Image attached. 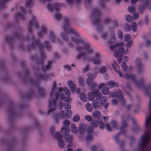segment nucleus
<instances>
[{
  "instance_id": "f257e3e1",
  "label": "nucleus",
  "mask_w": 151,
  "mask_h": 151,
  "mask_svg": "<svg viewBox=\"0 0 151 151\" xmlns=\"http://www.w3.org/2000/svg\"><path fill=\"white\" fill-rule=\"evenodd\" d=\"M63 30L65 32L61 35L63 39L67 42L68 41V35L72 34L74 37L71 38V40L76 45V49L78 52H83L77 55L76 58L79 60L82 59L83 61L87 60L89 62L92 61L95 65L100 64L101 62V59L100 55L98 52L95 54L92 58L90 54L93 51V48L90 44L85 39L82 38L79 33L75 29L70 27V23L68 17H65L64 19Z\"/></svg>"
},
{
  "instance_id": "f03ea898",
  "label": "nucleus",
  "mask_w": 151,
  "mask_h": 151,
  "mask_svg": "<svg viewBox=\"0 0 151 151\" xmlns=\"http://www.w3.org/2000/svg\"><path fill=\"white\" fill-rule=\"evenodd\" d=\"M58 93H55V99H50L49 101L48 106L49 109L48 112L50 113L53 112L57 107L56 101L58 100V97H59L62 100H64L65 102L67 103L63 104L64 108L67 109L66 112L65 113V116L67 118H70L72 115V111L69 109L71 108V105L68 103L71 101V98L69 96L66 98L63 93V89L61 87L58 88Z\"/></svg>"
},
{
  "instance_id": "7ed1b4c3",
  "label": "nucleus",
  "mask_w": 151,
  "mask_h": 151,
  "mask_svg": "<svg viewBox=\"0 0 151 151\" xmlns=\"http://www.w3.org/2000/svg\"><path fill=\"white\" fill-rule=\"evenodd\" d=\"M32 39L33 40L32 44V45L29 46L28 49L29 50L34 49L35 48V46L36 45H37L39 49L41 58L39 60H38L37 56L34 55L32 56L31 58L32 60L38 61L39 64H42L44 61L46 57V55L44 52L43 45L41 43V42L39 39H35L34 37H32Z\"/></svg>"
},
{
  "instance_id": "20e7f679",
  "label": "nucleus",
  "mask_w": 151,
  "mask_h": 151,
  "mask_svg": "<svg viewBox=\"0 0 151 151\" xmlns=\"http://www.w3.org/2000/svg\"><path fill=\"white\" fill-rule=\"evenodd\" d=\"M112 66L113 69L119 74L120 77H126L127 79H131L132 81L135 83L137 87L138 88H140L143 87L144 79L143 78H141L140 81H138L135 78V76L134 74L129 75L127 73L123 76L119 70V67L116 62L114 61H113Z\"/></svg>"
},
{
  "instance_id": "39448f33",
  "label": "nucleus",
  "mask_w": 151,
  "mask_h": 151,
  "mask_svg": "<svg viewBox=\"0 0 151 151\" xmlns=\"http://www.w3.org/2000/svg\"><path fill=\"white\" fill-rule=\"evenodd\" d=\"M101 94L99 93V90L97 89L92 90L91 92L88 93V100L90 101H92L96 97L97 100H94L92 102V104L94 109H98L99 108L100 105L103 106L102 102H99L98 101L100 99Z\"/></svg>"
},
{
  "instance_id": "423d86ee",
  "label": "nucleus",
  "mask_w": 151,
  "mask_h": 151,
  "mask_svg": "<svg viewBox=\"0 0 151 151\" xmlns=\"http://www.w3.org/2000/svg\"><path fill=\"white\" fill-rule=\"evenodd\" d=\"M101 16V12L98 9L95 8L92 10L91 16L94 19L93 22L96 26L97 31L98 32H101L103 29L102 26L100 23Z\"/></svg>"
},
{
  "instance_id": "0eeeda50",
  "label": "nucleus",
  "mask_w": 151,
  "mask_h": 151,
  "mask_svg": "<svg viewBox=\"0 0 151 151\" xmlns=\"http://www.w3.org/2000/svg\"><path fill=\"white\" fill-rule=\"evenodd\" d=\"M55 130L54 127H52L50 129V132L51 134L53 136L54 138L58 140L59 147L60 148H62L65 145L64 142L63 140V135L58 132H55Z\"/></svg>"
},
{
  "instance_id": "6e6552de",
  "label": "nucleus",
  "mask_w": 151,
  "mask_h": 151,
  "mask_svg": "<svg viewBox=\"0 0 151 151\" xmlns=\"http://www.w3.org/2000/svg\"><path fill=\"white\" fill-rule=\"evenodd\" d=\"M141 139L142 142H140L139 144V147L140 149L144 150L145 146L149 143V141H151V134L150 131L146 132L145 135L142 136Z\"/></svg>"
},
{
  "instance_id": "1a4fd4ad",
  "label": "nucleus",
  "mask_w": 151,
  "mask_h": 151,
  "mask_svg": "<svg viewBox=\"0 0 151 151\" xmlns=\"http://www.w3.org/2000/svg\"><path fill=\"white\" fill-rule=\"evenodd\" d=\"M122 125L121 128L120 132L116 134L114 137V139L116 142H119L118 138L120 134H125L126 132V128L128 124L127 121L124 119V115L123 114L121 116Z\"/></svg>"
},
{
  "instance_id": "9d476101",
  "label": "nucleus",
  "mask_w": 151,
  "mask_h": 151,
  "mask_svg": "<svg viewBox=\"0 0 151 151\" xmlns=\"http://www.w3.org/2000/svg\"><path fill=\"white\" fill-rule=\"evenodd\" d=\"M97 74L96 72H95L94 73H88L87 74L88 78L87 80V83L89 86L90 90L95 88L97 86L96 83H93V80L95 78L97 75Z\"/></svg>"
},
{
  "instance_id": "9b49d317",
  "label": "nucleus",
  "mask_w": 151,
  "mask_h": 151,
  "mask_svg": "<svg viewBox=\"0 0 151 151\" xmlns=\"http://www.w3.org/2000/svg\"><path fill=\"white\" fill-rule=\"evenodd\" d=\"M34 26L36 29L39 28V25L38 23L36 21V18L33 15L32 17L31 20L29 22L28 26V31L29 33H30L32 32V28Z\"/></svg>"
},
{
  "instance_id": "f8f14e48",
  "label": "nucleus",
  "mask_w": 151,
  "mask_h": 151,
  "mask_svg": "<svg viewBox=\"0 0 151 151\" xmlns=\"http://www.w3.org/2000/svg\"><path fill=\"white\" fill-rule=\"evenodd\" d=\"M62 129L65 132L64 133L63 135L65 141L66 142H72L73 139V136L72 135H69L68 132L70 129L69 127L67 126L63 127H62Z\"/></svg>"
},
{
  "instance_id": "ddd939ff",
  "label": "nucleus",
  "mask_w": 151,
  "mask_h": 151,
  "mask_svg": "<svg viewBox=\"0 0 151 151\" xmlns=\"http://www.w3.org/2000/svg\"><path fill=\"white\" fill-rule=\"evenodd\" d=\"M137 24L135 22L132 23L131 27L128 24L126 23L124 26V30L126 32H128L130 30L131 28L134 32H135L137 30Z\"/></svg>"
},
{
  "instance_id": "4468645a",
  "label": "nucleus",
  "mask_w": 151,
  "mask_h": 151,
  "mask_svg": "<svg viewBox=\"0 0 151 151\" xmlns=\"http://www.w3.org/2000/svg\"><path fill=\"white\" fill-rule=\"evenodd\" d=\"M143 1L145 2V5L140 6L139 8V11L141 13H142L144 12V9L146 7H147L149 10L151 9V0L146 1L144 0Z\"/></svg>"
},
{
  "instance_id": "2eb2a0df",
  "label": "nucleus",
  "mask_w": 151,
  "mask_h": 151,
  "mask_svg": "<svg viewBox=\"0 0 151 151\" xmlns=\"http://www.w3.org/2000/svg\"><path fill=\"white\" fill-rule=\"evenodd\" d=\"M20 9L22 10V12L17 14L15 15L14 17L15 18L17 19H21L22 20H24L25 19V15L26 14V12L23 6L20 7Z\"/></svg>"
},
{
  "instance_id": "dca6fc26",
  "label": "nucleus",
  "mask_w": 151,
  "mask_h": 151,
  "mask_svg": "<svg viewBox=\"0 0 151 151\" xmlns=\"http://www.w3.org/2000/svg\"><path fill=\"white\" fill-rule=\"evenodd\" d=\"M109 95L111 97H116L120 99H122L123 96L120 90H118L116 92H111L110 93Z\"/></svg>"
},
{
  "instance_id": "f3484780",
  "label": "nucleus",
  "mask_w": 151,
  "mask_h": 151,
  "mask_svg": "<svg viewBox=\"0 0 151 151\" xmlns=\"http://www.w3.org/2000/svg\"><path fill=\"white\" fill-rule=\"evenodd\" d=\"M15 107V104L13 103H12L10 104L9 108V113L10 115L13 116H14L16 113Z\"/></svg>"
},
{
  "instance_id": "a211bd4d",
  "label": "nucleus",
  "mask_w": 151,
  "mask_h": 151,
  "mask_svg": "<svg viewBox=\"0 0 151 151\" xmlns=\"http://www.w3.org/2000/svg\"><path fill=\"white\" fill-rule=\"evenodd\" d=\"M137 64V68L139 73H141L142 72L143 65L141 62V59L139 58H137L136 59Z\"/></svg>"
},
{
  "instance_id": "6ab92c4d",
  "label": "nucleus",
  "mask_w": 151,
  "mask_h": 151,
  "mask_svg": "<svg viewBox=\"0 0 151 151\" xmlns=\"http://www.w3.org/2000/svg\"><path fill=\"white\" fill-rule=\"evenodd\" d=\"M47 32V29L45 26H42L41 29V31L40 32H38L37 35L40 38H42L44 35Z\"/></svg>"
},
{
  "instance_id": "aec40b11",
  "label": "nucleus",
  "mask_w": 151,
  "mask_h": 151,
  "mask_svg": "<svg viewBox=\"0 0 151 151\" xmlns=\"http://www.w3.org/2000/svg\"><path fill=\"white\" fill-rule=\"evenodd\" d=\"M114 55L117 58L118 63H120L122 59V56L119 55V52L118 50H114Z\"/></svg>"
},
{
  "instance_id": "412c9836",
  "label": "nucleus",
  "mask_w": 151,
  "mask_h": 151,
  "mask_svg": "<svg viewBox=\"0 0 151 151\" xmlns=\"http://www.w3.org/2000/svg\"><path fill=\"white\" fill-rule=\"evenodd\" d=\"M68 85L69 86L71 91L74 92L76 89V85L72 81H69L68 82Z\"/></svg>"
},
{
  "instance_id": "4be33fe9",
  "label": "nucleus",
  "mask_w": 151,
  "mask_h": 151,
  "mask_svg": "<svg viewBox=\"0 0 151 151\" xmlns=\"http://www.w3.org/2000/svg\"><path fill=\"white\" fill-rule=\"evenodd\" d=\"M50 76L51 75L46 74L45 75L39 74L37 75V78L39 79L47 80L50 78Z\"/></svg>"
},
{
  "instance_id": "5701e85b",
  "label": "nucleus",
  "mask_w": 151,
  "mask_h": 151,
  "mask_svg": "<svg viewBox=\"0 0 151 151\" xmlns=\"http://www.w3.org/2000/svg\"><path fill=\"white\" fill-rule=\"evenodd\" d=\"M106 85L109 87L110 88H113L115 86L118 87L119 85L118 84L114 82L113 81H109L106 83Z\"/></svg>"
},
{
  "instance_id": "b1692460",
  "label": "nucleus",
  "mask_w": 151,
  "mask_h": 151,
  "mask_svg": "<svg viewBox=\"0 0 151 151\" xmlns=\"http://www.w3.org/2000/svg\"><path fill=\"white\" fill-rule=\"evenodd\" d=\"M64 113L63 110H61L58 114H57L55 118V121L57 122L58 119H62L64 118Z\"/></svg>"
},
{
  "instance_id": "393cba45",
  "label": "nucleus",
  "mask_w": 151,
  "mask_h": 151,
  "mask_svg": "<svg viewBox=\"0 0 151 151\" xmlns=\"http://www.w3.org/2000/svg\"><path fill=\"white\" fill-rule=\"evenodd\" d=\"M86 126V124L81 123L79 127V131L81 134H83L84 133Z\"/></svg>"
},
{
  "instance_id": "a878e982",
  "label": "nucleus",
  "mask_w": 151,
  "mask_h": 151,
  "mask_svg": "<svg viewBox=\"0 0 151 151\" xmlns=\"http://www.w3.org/2000/svg\"><path fill=\"white\" fill-rule=\"evenodd\" d=\"M124 45V44L123 42H121L120 43L117 42L115 45H111L110 46V48L111 50H113L116 47H122Z\"/></svg>"
},
{
  "instance_id": "bb28decb",
  "label": "nucleus",
  "mask_w": 151,
  "mask_h": 151,
  "mask_svg": "<svg viewBox=\"0 0 151 151\" xmlns=\"http://www.w3.org/2000/svg\"><path fill=\"white\" fill-rule=\"evenodd\" d=\"M38 93L40 96L42 97L45 96L46 94L45 89L40 87H39L38 88Z\"/></svg>"
},
{
  "instance_id": "cd10ccee",
  "label": "nucleus",
  "mask_w": 151,
  "mask_h": 151,
  "mask_svg": "<svg viewBox=\"0 0 151 151\" xmlns=\"http://www.w3.org/2000/svg\"><path fill=\"white\" fill-rule=\"evenodd\" d=\"M56 83L55 82H54L53 83V85L52 86V90L51 91L50 93V97H52L56 90Z\"/></svg>"
},
{
  "instance_id": "c85d7f7f",
  "label": "nucleus",
  "mask_w": 151,
  "mask_h": 151,
  "mask_svg": "<svg viewBox=\"0 0 151 151\" xmlns=\"http://www.w3.org/2000/svg\"><path fill=\"white\" fill-rule=\"evenodd\" d=\"M116 41V36L114 34H112L111 37V39L108 42L109 44H112Z\"/></svg>"
},
{
  "instance_id": "c756f323",
  "label": "nucleus",
  "mask_w": 151,
  "mask_h": 151,
  "mask_svg": "<svg viewBox=\"0 0 151 151\" xmlns=\"http://www.w3.org/2000/svg\"><path fill=\"white\" fill-rule=\"evenodd\" d=\"M52 62L49 61L48 62V64L45 67H42V71L45 72L46 70H48L50 68L51 66Z\"/></svg>"
},
{
  "instance_id": "7c9ffc66",
  "label": "nucleus",
  "mask_w": 151,
  "mask_h": 151,
  "mask_svg": "<svg viewBox=\"0 0 151 151\" xmlns=\"http://www.w3.org/2000/svg\"><path fill=\"white\" fill-rule=\"evenodd\" d=\"M9 0H0V8L4 9L6 7V3Z\"/></svg>"
},
{
  "instance_id": "2f4dec72",
  "label": "nucleus",
  "mask_w": 151,
  "mask_h": 151,
  "mask_svg": "<svg viewBox=\"0 0 151 151\" xmlns=\"http://www.w3.org/2000/svg\"><path fill=\"white\" fill-rule=\"evenodd\" d=\"M93 116L95 118H98L101 116V113L98 111H96L93 113Z\"/></svg>"
},
{
  "instance_id": "473e14b6",
  "label": "nucleus",
  "mask_w": 151,
  "mask_h": 151,
  "mask_svg": "<svg viewBox=\"0 0 151 151\" xmlns=\"http://www.w3.org/2000/svg\"><path fill=\"white\" fill-rule=\"evenodd\" d=\"M80 99L83 101H86L87 100V97L86 95L83 93H81L80 94Z\"/></svg>"
},
{
  "instance_id": "72a5a7b5",
  "label": "nucleus",
  "mask_w": 151,
  "mask_h": 151,
  "mask_svg": "<svg viewBox=\"0 0 151 151\" xmlns=\"http://www.w3.org/2000/svg\"><path fill=\"white\" fill-rule=\"evenodd\" d=\"M102 92L105 95L108 94L109 93V88L107 87H104L102 89Z\"/></svg>"
},
{
  "instance_id": "f704fd0d",
  "label": "nucleus",
  "mask_w": 151,
  "mask_h": 151,
  "mask_svg": "<svg viewBox=\"0 0 151 151\" xmlns=\"http://www.w3.org/2000/svg\"><path fill=\"white\" fill-rule=\"evenodd\" d=\"M111 124L113 127L115 129H118V124L117 122L114 120H112L111 122Z\"/></svg>"
},
{
  "instance_id": "c9c22d12",
  "label": "nucleus",
  "mask_w": 151,
  "mask_h": 151,
  "mask_svg": "<svg viewBox=\"0 0 151 151\" xmlns=\"http://www.w3.org/2000/svg\"><path fill=\"white\" fill-rule=\"evenodd\" d=\"M87 110L89 112H91L92 111L93 108L91 105L89 103H87L86 105Z\"/></svg>"
},
{
  "instance_id": "e433bc0d",
  "label": "nucleus",
  "mask_w": 151,
  "mask_h": 151,
  "mask_svg": "<svg viewBox=\"0 0 151 151\" xmlns=\"http://www.w3.org/2000/svg\"><path fill=\"white\" fill-rule=\"evenodd\" d=\"M45 46L46 47L47 49L48 50H50L51 49V46L49 42L47 41H45Z\"/></svg>"
},
{
  "instance_id": "4c0bfd02",
  "label": "nucleus",
  "mask_w": 151,
  "mask_h": 151,
  "mask_svg": "<svg viewBox=\"0 0 151 151\" xmlns=\"http://www.w3.org/2000/svg\"><path fill=\"white\" fill-rule=\"evenodd\" d=\"M6 41L9 44L12 43L13 41V38L11 37L7 36L6 37Z\"/></svg>"
},
{
  "instance_id": "58836bf2",
  "label": "nucleus",
  "mask_w": 151,
  "mask_h": 151,
  "mask_svg": "<svg viewBox=\"0 0 151 151\" xmlns=\"http://www.w3.org/2000/svg\"><path fill=\"white\" fill-rule=\"evenodd\" d=\"M50 39L52 42H54L55 40V37L54 33L51 31L50 32Z\"/></svg>"
},
{
  "instance_id": "ea45409f",
  "label": "nucleus",
  "mask_w": 151,
  "mask_h": 151,
  "mask_svg": "<svg viewBox=\"0 0 151 151\" xmlns=\"http://www.w3.org/2000/svg\"><path fill=\"white\" fill-rule=\"evenodd\" d=\"M33 5L32 0H29L27 1L26 3V5L27 7H31Z\"/></svg>"
},
{
  "instance_id": "a19ab883",
  "label": "nucleus",
  "mask_w": 151,
  "mask_h": 151,
  "mask_svg": "<svg viewBox=\"0 0 151 151\" xmlns=\"http://www.w3.org/2000/svg\"><path fill=\"white\" fill-rule=\"evenodd\" d=\"M34 94V92L33 91H31L26 96V98L27 99H30Z\"/></svg>"
},
{
  "instance_id": "79ce46f5",
  "label": "nucleus",
  "mask_w": 151,
  "mask_h": 151,
  "mask_svg": "<svg viewBox=\"0 0 151 151\" xmlns=\"http://www.w3.org/2000/svg\"><path fill=\"white\" fill-rule=\"evenodd\" d=\"M117 35L118 37L120 39H122L123 37V34L122 31L120 30H118Z\"/></svg>"
},
{
  "instance_id": "37998d69",
  "label": "nucleus",
  "mask_w": 151,
  "mask_h": 151,
  "mask_svg": "<svg viewBox=\"0 0 151 151\" xmlns=\"http://www.w3.org/2000/svg\"><path fill=\"white\" fill-rule=\"evenodd\" d=\"M63 90L65 95L69 96L70 95V92L69 89L66 87L63 88Z\"/></svg>"
},
{
  "instance_id": "c03bdc74",
  "label": "nucleus",
  "mask_w": 151,
  "mask_h": 151,
  "mask_svg": "<svg viewBox=\"0 0 151 151\" xmlns=\"http://www.w3.org/2000/svg\"><path fill=\"white\" fill-rule=\"evenodd\" d=\"M119 49V55L123 56L125 52L124 49L123 47H120Z\"/></svg>"
},
{
  "instance_id": "a18cd8bd",
  "label": "nucleus",
  "mask_w": 151,
  "mask_h": 151,
  "mask_svg": "<svg viewBox=\"0 0 151 151\" xmlns=\"http://www.w3.org/2000/svg\"><path fill=\"white\" fill-rule=\"evenodd\" d=\"M60 7V4H55L53 5V9L56 11H58L59 10Z\"/></svg>"
},
{
  "instance_id": "49530a36",
  "label": "nucleus",
  "mask_w": 151,
  "mask_h": 151,
  "mask_svg": "<svg viewBox=\"0 0 151 151\" xmlns=\"http://www.w3.org/2000/svg\"><path fill=\"white\" fill-rule=\"evenodd\" d=\"M122 67L123 70L126 72L127 71V67L125 62H123L122 63Z\"/></svg>"
},
{
  "instance_id": "de8ad7c7",
  "label": "nucleus",
  "mask_w": 151,
  "mask_h": 151,
  "mask_svg": "<svg viewBox=\"0 0 151 151\" xmlns=\"http://www.w3.org/2000/svg\"><path fill=\"white\" fill-rule=\"evenodd\" d=\"M98 123L100 125L99 127L101 129H104L105 125L104 123L102 121H99Z\"/></svg>"
},
{
  "instance_id": "09e8293b",
  "label": "nucleus",
  "mask_w": 151,
  "mask_h": 151,
  "mask_svg": "<svg viewBox=\"0 0 151 151\" xmlns=\"http://www.w3.org/2000/svg\"><path fill=\"white\" fill-rule=\"evenodd\" d=\"M132 17L129 14L125 16L126 20L127 22H129L131 21L132 19Z\"/></svg>"
},
{
  "instance_id": "8fccbe9b",
  "label": "nucleus",
  "mask_w": 151,
  "mask_h": 151,
  "mask_svg": "<svg viewBox=\"0 0 151 151\" xmlns=\"http://www.w3.org/2000/svg\"><path fill=\"white\" fill-rule=\"evenodd\" d=\"M99 120L98 121H95L93 120L91 122V124L92 127H96L97 126V124L98 123V122Z\"/></svg>"
},
{
  "instance_id": "3c124183",
  "label": "nucleus",
  "mask_w": 151,
  "mask_h": 151,
  "mask_svg": "<svg viewBox=\"0 0 151 151\" xmlns=\"http://www.w3.org/2000/svg\"><path fill=\"white\" fill-rule=\"evenodd\" d=\"M80 119V117L78 115H75L73 118V120L75 122L78 121Z\"/></svg>"
},
{
  "instance_id": "603ef678",
  "label": "nucleus",
  "mask_w": 151,
  "mask_h": 151,
  "mask_svg": "<svg viewBox=\"0 0 151 151\" xmlns=\"http://www.w3.org/2000/svg\"><path fill=\"white\" fill-rule=\"evenodd\" d=\"M128 11L131 13H133L135 11V7L134 6H129L128 8Z\"/></svg>"
},
{
  "instance_id": "864d4df0",
  "label": "nucleus",
  "mask_w": 151,
  "mask_h": 151,
  "mask_svg": "<svg viewBox=\"0 0 151 151\" xmlns=\"http://www.w3.org/2000/svg\"><path fill=\"white\" fill-rule=\"evenodd\" d=\"M131 38V36L127 34L124 36V40L125 41L128 42Z\"/></svg>"
},
{
  "instance_id": "5fc2aeb1",
  "label": "nucleus",
  "mask_w": 151,
  "mask_h": 151,
  "mask_svg": "<svg viewBox=\"0 0 151 151\" xmlns=\"http://www.w3.org/2000/svg\"><path fill=\"white\" fill-rule=\"evenodd\" d=\"M70 124V122L69 120H65L63 122V124L65 125L64 126H63L62 127H68V126H69V125Z\"/></svg>"
},
{
  "instance_id": "6e6d98bb",
  "label": "nucleus",
  "mask_w": 151,
  "mask_h": 151,
  "mask_svg": "<svg viewBox=\"0 0 151 151\" xmlns=\"http://www.w3.org/2000/svg\"><path fill=\"white\" fill-rule=\"evenodd\" d=\"M85 118L86 120L89 122H91L92 120V118L91 116L88 115H87L85 116Z\"/></svg>"
},
{
  "instance_id": "4d7b16f0",
  "label": "nucleus",
  "mask_w": 151,
  "mask_h": 151,
  "mask_svg": "<svg viewBox=\"0 0 151 151\" xmlns=\"http://www.w3.org/2000/svg\"><path fill=\"white\" fill-rule=\"evenodd\" d=\"M61 17V15L60 14H55V18L57 20L59 21L60 20Z\"/></svg>"
},
{
  "instance_id": "13d9d810",
  "label": "nucleus",
  "mask_w": 151,
  "mask_h": 151,
  "mask_svg": "<svg viewBox=\"0 0 151 151\" xmlns=\"http://www.w3.org/2000/svg\"><path fill=\"white\" fill-rule=\"evenodd\" d=\"M47 7L48 9L50 11L52 12L53 10V7L51 4L50 3L47 4Z\"/></svg>"
},
{
  "instance_id": "bf43d9fd",
  "label": "nucleus",
  "mask_w": 151,
  "mask_h": 151,
  "mask_svg": "<svg viewBox=\"0 0 151 151\" xmlns=\"http://www.w3.org/2000/svg\"><path fill=\"white\" fill-rule=\"evenodd\" d=\"M94 132V130L93 127H91V126H89L88 127L87 129V132L88 133H92Z\"/></svg>"
},
{
  "instance_id": "052dcab7",
  "label": "nucleus",
  "mask_w": 151,
  "mask_h": 151,
  "mask_svg": "<svg viewBox=\"0 0 151 151\" xmlns=\"http://www.w3.org/2000/svg\"><path fill=\"white\" fill-rule=\"evenodd\" d=\"M78 81L79 83L81 86H83L84 84V82L83 78L82 77H79L78 78Z\"/></svg>"
},
{
  "instance_id": "680f3d73",
  "label": "nucleus",
  "mask_w": 151,
  "mask_h": 151,
  "mask_svg": "<svg viewBox=\"0 0 151 151\" xmlns=\"http://www.w3.org/2000/svg\"><path fill=\"white\" fill-rule=\"evenodd\" d=\"M106 70V68L104 67H101L99 70V72L100 73H102L105 72Z\"/></svg>"
},
{
  "instance_id": "e2e57ef3",
  "label": "nucleus",
  "mask_w": 151,
  "mask_h": 151,
  "mask_svg": "<svg viewBox=\"0 0 151 151\" xmlns=\"http://www.w3.org/2000/svg\"><path fill=\"white\" fill-rule=\"evenodd\" d=\"M107 101V99L105 97H102L100 100V102L103 103H103L106 102Z\"/></svg>"
},
{
  "instance_id": "0e129e2a",
  "label": "nucleus",
  "mask_w": 151,
  "mask_h": 151,
  "mask_svg": "<svg viewBox=\"0 0 151 151\" xmlns=\"http://www.w3.org/2000/svg\"><path fill=\"white\" fill-rule=\"evenodd\" d=\"M89 66L88 65H86V67L82 70V71L83 73L86 72L89 69Z\"/></svg>"
},
{
  "instance_id": "69168bd1",
  "label": "nucleus",
  "mask_w": 151,
  "mask_h": 151,
  "mask_svg": "<svg viewBox=\"0 0 151 151\" xmlns=\"http://www.w3.org/2000/svg\"><path fill=\"white\" fill-rule=\"evenodd\" d=\"M133 42L132 41H130L129 42H128L126 45V46L127 47H130L132 45Z\"/></svg>"
},
{
  "instance_id": "338daca9",
  "label": "nucleus",
  "mask_w": 151,
  "mask_h": 151,
  "mask_svg": "<svg viewBox=\"0 0 151 151\" xmlns=\"http://www.w3.org/2000/svg\"><path fill=\"white\" fill-rule=\"evenodd\" d=\"M93 139V137L91 135H88L86 137V140L87 141L91 140Z\"/></svg>"
},
{
  "instance_id": "774afa93",
  "label": "nucleus",
  "mask_w": 151,
  "mask_h": 151,
  "mask_svg": "<svg viewBox=\"0 0 151 151\" xmlns=\"http://www.w3.org/2000/svg\"><path fill=\"white\" fill-rule=\"evenodd\" d=\"M107 36V34L106 33H104L102 34L101 37L102 39L105 40Z\"/></svg>"
}]
</instances>
